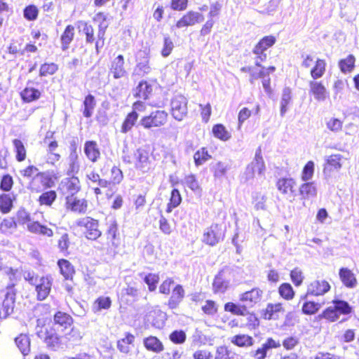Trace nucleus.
Returning a JSON list of instances; mask_svg holds the SVG:
<instances>
[{"mask_svg": "<svg viewBox=\"0 0 359 359\" xmlns=\"http://www.w3.org/2000/svg\"><path fill=\"white\" fill-rule=\"evenodd\" d=\"M36 334L48 349L56 351L64 348L62 338L57 334L53 326L43 325L39 319L37 320Z\"/></svg>", "mask_w": 359, "mask_h": 359, "instance_id": "1", "label": "nucleus"}, {"mask_svg": "<svg viewBox=\"0 0 359 359\" xmlns=\"http://www.w3.org/2000/svg\"><path fill=\"white\" fill-rule=\"evenodd\" d=\"M138 116V114L135 111L129 113L122 124L121 132L122 133H127L130 131L137 122Z\"/></svg>", "mask_w": 359, "mask_h": 359, "instance_id": "34", "label": "nucleus"}, {"mask_svg": "<svg viewBox=\"0 0 359 359\" xmlns=\"http://www.w3.org/2000/svg\"><path fill=\"white\" fill-rule=\"evenodd\" d=\"M57 70V65L55 63H45L41 66L39 74L41 76L51 75Z\"/></svg>", "mask_w": 359, "mask_h": 359, "instance_id": "57", "label": "nucleus"}, {"mask_svg": "<svg viewBox=\"0 0 359 359\" xmlns=\"http://www.w3.org/2000/svg\"><path fill=\"white\" fill-rule=\"evenodd\" d=\"M326 62L324 60L318 59L315 66L311 70V76L313 81L321 78L325 72Z\"/></svg>", "mask_w": 359, "mask_h": 359, "instance_id": "36", "label": "nucleus"}, {"mask_svg": "<svg viewBox=\"0 0 359 359\" xmlns=\"http://www.w3.org/2000/svg\"><path fill=\"white\" fill-rule=\"evenodd\" d=\"M66 208L73 212H85L87 209V201L74 196H66Z\"/></svg>", "mask_w": 359, "mask_h": 359, "instance_id": "18", "label": "nucleus"}, {"mask_svg": "<svg viewBox=\"0 0 359 359\" xmlns=\"http://www.w3.org/2000/svg\"><path fill=\"white\" fill-rule=\"evenodd\" d=\"M186 337V334L182 330H175L170 334V339L175 344L184 343Z\"/></svg>", "mask_w": 359, "mask_h": 359, "instance_id": "64", "label": "nucleus"}, {"mask_svg": "<svg viewBox=\"0 0 359 359\" xmlns=\"http://www.w3.org/2000/svg\"><path fill=\"white\" fill-rule=\"evenodd\" d=\"M231 341L239 347H250L254 344L255 340L247 334H237L231 338Z\"/></svg>", "mask_w": 359, "mask_h": 359, "instance_id": "31", "label": "nucleus"}, {"mask_svg": "<svg viewBox=\"0 0 359 359\" xmlns=\"http://www.w3.org/2000/svg\"><path fill=\"white\" fill-rule=\"evenodd\" d=\"M111 301L108 297H100L97 298L93 306L92 309L94 313H98L102 309H109L111 307Z\"/></svg>", "mask_w": 359, "mask_h": 359, "instance_id": "40", "label": "nucleus"}, {"mask_svg": "<svg viewBox=\"0 0 359 359\" xmlns=\"http://www.w3.org/2000/svg\"><path fill=\"white\" fill-rule=\"evenodd\" d=\"M14 297L13 295L9 293L6 294L1 304H0V318H6L11 313H12L14 308Z\"/></svg>", "mask_w": 359, "mask_h": 359, "instance_id": "23", "label": "nucleus"}, {"mask_svg": "<svg viewBox=\"0 0 359 359\" xmlns=\"http://www.w3.org/2000/svg\"><path fill=\"white\" fill-rule=\"evenodd\" d=\"M314 172V163L311 161H309L304 167L302 173V180L307 182L310 180L313 175Z\"/></svg>", "mask_w": 359, "mask_h": 359, "instance_id": "53", "label": "nucleus"}, {"mask_svg": "<svg viewBox=\"0 0 359 359\" xmlns=\"http://www.w3.org/2000/svg\"><path fill=\"white\" fill-rule=\"evenodd\" d=\"M60 189L63 194L73 197L81 189L80 181L78 177L74 176L66 178L61 182Z\"/></svg>", "mask_w": 359, "mask_h": 359, "instance_id": "13", "label": "nucleus"}, {"mask_svg": "<svg viewBox=\"0 0 359 359\" xmlns=\"http://www.w3.org/2000/svg\"><path fill=\"white\" fill-rule=\"evenodd\" d=\"M341 156L340 154H333L327 157V164L335 170H339L341 167Z\"/></svg>", "mask_w": 359, "mask_h": 359, "instance_id": "61", "label": "nucleus"}, {"mask_svg": "<svg viewBox=\"0 0 359 359\" xmlns=\"http://www.w3.org/2000/svg\"><path fill=\"white\" fill-rule=\"evenodd\" d=\"M290 277L292 281L296 286H299L302 285L304 276L301 269L299 268H295L290 272Z\"/></svg>", "mask_w": 359, "mask_h": 359, "instance_id": "58", "label": "nucleus"}, {"mask_svg": "<svg viewBox=\"0 0 359 359\" xmlns=\"http://www.w3.org/2000/svg\"><path fill=\"white\" fill-rule=\"evenodd\" d=\"M75 29L73 25H69L66 27L64 32L60 37L61 48L62 50H67L69 44L74 37Z\"/></svg>", "mask_w": 359, "mask_h": 359, "instance_id": "25", "label": "nucleus"}, {"mask_svg": "<svg viewBox=\"0 0 359 359\" xmlns=\"http://www.w3.org/2000/svg\"><path fill=\"white\" fill-rule=\"evenodd\" d=\"M292 100V91L288 87L283 89L281 100H280V114L281 116H284L285 114L287 111V106L290 103Z\"/></svg>", "mask_w": 359, "mask_h": 359, "instance_id": "38", "label": "nucleus"}, {"mask_svg": "<svg viewBox=\"0 0 359 359\" xmlns=\"http://www.w3.org/2000/svg\"><path fill=\"white\" fill-rule=\"evenodd\" d=\"M152 92V86L147 81H142L135 89V96L136 97L147 100Z\"/></svg>", "mask_w": 359, "mask_h": 359, "instance_id": "30", "label": "nucleus"}, {"mask_svg": "<svg viewBox=\"0 0 359 359\" xmlns=\"http://www.w3.org/2000/svg\"><path fill=\"white\" fill-rule=\"evenodd\" d=\"M214 136L222 141H226L230 139L231 134L227 131L222 124H216L212 128Z\"/></svg>", "mask_w": 359, "mask_h": 359, "instance_id": "45", "label": "nucleus"}, {"mask_svg": "<svg viewBox=\"0 0 359 359\" xmlns=\"http://www.w3.org/2000/svg\"><path fill=\"white\" fill-rule=\"evenodd\" d=\"M13 206V201L10 194H2L0 196V210L3 213H8Z\"/></svg>", "mask_w": 359, "mask_h": 359, "instance_id": "50", "label": "nucleus"}, {"mask_svg": "<svg viewBox=\"0 0 359 359\" xmlns=\"http://www.w3.org/2000/svg\"><path fill=\"white\" fill-rule=\"evenodd\" d=\"M54 322L56 325L67 328L69 327L72 322V318L66 313L58 311L54 316Z\"/></svg>", "mask_w": 359, "mask_h": 359, "instance_id": "39", "label": "nucleus"}, {"mask_svg": "<svg viewBox=\"0 0 359 359\" xmlns=\"http://www.w3.org/2000/svg\"><path fill=\"white\" fill-rule=\"evenodd\" d=\"M309 87L310 93L316 100L323 102L328 97V92L321 82L310 81Z\"/></svg>", "mask_w": 359, "mask_h": 359, "instance_id": "17", "label": "nucleus"}, {"mask_svg": "<svg viewBox=\"0 0 359 359\" xmlns=\"http://www.w3.org/2000/svg\"><path fill=\"white\" fill-rule=\"evenodd\" d=\"M137 63L135 68V72L141 76L148 74L151 69L149 66V59H144L142 60L137 61Z\"/></svg>", "mask_w": 359, "mask_h": 359, "instance_id": "48", "label": "nucleus"}, {"mask_svg": "<svg viewBox=\"0 0 359 359\" xmlns=\"http://www.w3.org/2000/svg\"><path fill=\"white\" fill-rule=\"evenodd\" d=\"M188 100L182 95H175L170 101V113L177 121H182L188 114Z\"/></svg>", "mask_w": 359, "mask_h": 359, "instance_id": "2", "label": "nucleus"}, {"mask_svg": "<svg viewBox=\"0 0 359 359\" xmlns=\"http://www.w3.org/2000/svg\"><path fill=\"white\" fill-rule=\"evenodd\" d=\"M53 285V278L50 276H41L36 283L35 290L37 293V299L44 300L50 294Z\"/></svg>", "mask_w": 359, "mask_h": 359, "instance_id": "11", "label": "nucleus"}, {"mask_svg": "<svg viewBox=\"0 0 359 359\" xmlns=\"http://www.w3.org/2000/svg\"><path fill=\"white\" fill-rule=\"evenodd\" d=\"M224 238V230L222 225L212 224L204 230L202 241L210 246L217 245Z\"/></svg>", "mask_w": 359, "mask_h": 359, "instance_id": "6", "label": "nucleus"}, {"mask_svg": "<svg viewBox=\"0 0 359 359\" xmlns=\"http://www.w3.org/2000/svg\"><path fill=\"white\" fill-rule=\"evenodd\" d=\"M211 158L205 148L197 151L194 155V159L196 165L198 166L203 164L205 161Z\"/></svg>", "mask_w": 359, "mask_h": 359, "instance_id": "51", "label": "nucleus"}, {"mask_svg": "<svg viewBox=\"0 0 359 359\" xmlns=\"http://www.w3.org/2000/svg\"><path fill=\"white\" fill-rule=\"evenodd\" d=\"M185 184L194 191H200V186L196 180V176L194 175H189L184 178Z\"/></svg>", "mask_w": 359, "mask_h": 359, "instance_id": "62", "label": "nucleus"}, {"mask_svg": "<svg viewBox=\"0 0 359 359\" xmlns=\"http://www.w3.org/2000/svg\"><path fill=\"white\" fill-rule=\"evenodd\" d=\"M224 310L234 315L245 316L248 314V311L243 303L242 304H237L233 302H228L224 305Z\"/></svg>", "mask_w": 359, "mask_h": 359, "instance_id": "37", "label": "nucleus"}, {"mask_svg": "<svg viewBox=\"0 0 359 359\" xmlns=\"http://www.w3.org/2000/svg\"><path fill=\"white\" fill-rule=\"evenodd\" d=\"M339 278L343 284L349 288H354L357 285V279L355 274L347 268H341L339 272Z\"/></svg>", "mask_w": 359, "mask_h": 359, "instance_id": "20", "label": "nucleus"}, {"mask_svg": "<svg viewBox=\"0 0 359 359\" xmlns=\"http://www.w3.org/2000/svg\"><path fill=\"white\" fill-rule=\"evenodd\" d=\"M53 184L54 182L49 175L45 172H38L30 182L29 189L32 191L38 193L45 189L52 187Z\"/></svg>", "mask_w": 359, "mask_h": 359, "instance_id": "9", "label": "nucleus"}, {"mask_svg": "<svg viewBox=\"0 0 359 359\" xmlns=\"http://www.w3.org/2000/svg\"><path fill=\"white\" fill-rule=\"evenodd\" d=\"M39 13V10L36 6L29 5L24 10V17L28 20H34L36 19Z\"/></svg>", "mask_w": 359, "mask_h": 359, "instance_id": "59", "label": "nucleus"}, {"mask_svg": "<svg viewBox=\"0 0 359 359\" xmlns=\"http://www.w3.org/2000/svg\"><path fill=\"white\" fill-rule=\"evenodd\" d=\"M330 290V285L325 280H315L307 286V292L304 298L309 295L320 296L325 294Z\"/></svg>", "mask_w": 359, "mask_h": 359, "instance_id": "12", "label": "nucleus"}, {"mask_svg": "<svg viewBox=\"0 0 359 359\" xmlns=\"http://www.w3.org/2000/svg\"><path fill=\"white\" fill-rule=\"evenodd\" d=\"M355 57L353 55H349L346 58L341 60L339 62V66L341 71L346 74L353 71L355 67Z\"/></svg>", "mask_w": 359, "mask_h": 359, "instance_id": "42", "label": "nucleus"}, {"mask_svg": "<svg viewBox=\"0 0 359 359\" xmlns=\"http://www.w3.org/2000/svg\"><path fill=\"white\" fill-rule=\"evenodd\" d=\"M204 20L203 15L198 12L189 11L177 23V28H182L188 26H193L196 23H199Z\"/></svg>", "mask_w": 359, "mask_h": 359, "instance_id": "14", "label": "nucleus"}, {"mask_svg": "<svg viewBox=\"0 0 359 359\" xmlns=\"http://www.w3.org/2000/svg\"><path fill=\"white\" fill-rule=\"evenodd\" d=\"M278 292L280 295L287 300L292 299L294 295L293 288L289 283H283L279 287Z\"/></svg>", "mask_w": 359, "mask_h": 359, "instance_id": "52", "label": "nucleus"}, {"mask_svg": "<svg viewBox=\"0 0 359 359\" xmlns=\"http://www.w3.org/2000/svg\"><path fill=\"white\" fill-rule=\"evenodd\" d=\"M276 43V38L273 36H266L262 39L256 46L260 49L266 50Z\"/></svg>", "mask_w": 359, "mask_h": 359, "instance_id": "55", "label": "nucleus"}, {"mask_svg": "<svg viewBox=\"0 0 359 359\" xmlns=\"http://www.w3.org/2000/svg\"><path fill=\"white\" fill-rule=\"evenodd\" d=\"M57 198V194L55 191H48L43 193L39 198V202L40 205H45L47 206H50L55 201Z\"/></svg>", "mask_w": 359, "mask_h": 359, "instance_id": "47", "label": "nucleus"}, {"mask_svg": "<svg viewBox=\"0 0 359 359\" xmlns=\"http://www.w3.org/2000/svg\"><path fill=\"white\" fill-rule=\"evenodd\" d=\"M65 338L72 344H76L82 339V335L78 329L73 327L69 332L65 334Z\"/></svg>", "mask_w": 359, "mask_h": 359, "instance_id": "60", "label": "nucleus"}, {"mask_svg": "<svg viewBox=\"0 0 359 359\" xmlns=\"http://www.w3.org/2000/svg\"><path fill=\"white\" fill-rule=\"evenodd\" d=\"M350 312L351 307L348 303L344 301H336L334 302L333 306L326 309L319 317L334 322L339 318L341 314H348Z\"/></svg>", "mask_w": 359, "mask_h": 359, "instance_id": "4", "label": "nucleus"}, {"mask_svg": "<svg viewBox=\"0 0 359 359\" xmlns=\"http://www.w3.org/2000/svg\"><path fill=\"white\" fill-rule=\"evenodd\" d=\"M17 228L13 218L4 219L0 224V231L4 234L12 233Z\"/></svg>", "mask_w": 359, "mask_h": 359, "instance_id": "44", "label": "nucleus"}, {"mask_svg": "<svg viewBox=\"0 0 359 359\" xmlns=\"http://www.w3.org/2000/svg\"><path fill=\"white\" fill-rule=\"evenodd\" d=\"M320 307L321 304L319 303L307 302L303 304L302 312L307 315L314 314L320 309Z\"/></svg>", "mask_w": 359, "mask_h": 359, "instance_id": "54", "label": "nucleus"}, {"mask_svg": "<svg viewBox=\"0 0 359 359\" xmlns=\"http://www.w3.org/2000/svg\"><path fill=\"white\" fill-rule=\"evenodd\" d=\"M263 296V291L258 287L252 288L240 294L239 301L243 304L245 309L252 308L255 304L259 303Z\"/></svg>", "mask_w": 359, "mask_h": 359, "instance_id": "10", "label": "nucleus"}, {"mask_svg": "<svg viewBox=\"0 0 359 359\" xmlns=\"http://www.w3.org/2000/svg\"><path fill=\"white\" fill-rule=\"evenodd\" d=\"M168 113L163 110H156L149 116L141 118L140 123L144 128L161 127L165 124L168 120Z\"/></svg>", "mask_w": 359, "mask_h": 359, "instance_id": "5", "label": "nucleus"}, {"mask_svg": "<svg viewBox=\"0 0 359 359\" xmlns=\"http://www.w3.org/2000/svg\"><path fill=\"white\" fill-rule=\"evenodd\" d=\"M229 286V281L224 277V273L219 272L215 278L212 288L215 292H224Z\"/></svg>", "mask_w": 359, "mask_h": 359, "instance_id": "29", "label": "nucleus"}, {"mask_svg": "<svg viewBox=\"0 0 359 359\" xmlns=\"http://www.w3.org/2000/svg\"><path fill=\"white\" fill-rule=\"evenodd\" d=\"M299 193L304 198H310L317 194V189L313 182H306L299 187Z\"/></svg>", "mask_w": 359, "mask_h": 359, "instance_id": "35", "label": "nucleus"}, {"mask_svg": "<svg viewBox=\"0 0 359 359\" xmlns=\"http://www.w3.org/2000/svg\"><path fill=\"white\" fill-rule=\"evenodd\" d=\"M143 344L148 351L159 353L163 350L162 342L156 337L150 336L145 338Z\"/></svg>", "mask_w": 359, "mask_h": 359, "instance_id": "28", "label": "nucleus"}, {"mask_svg": "<svg viewBox=\"0 0 359 359\" xmlns=\"http://www.w3.org/2000/svg\"><path fill=\"white\" fill-rule=\"evenodd\" d=\"M79 27L82 28V31L86 35L87 43H91L95 41L94 30L90 25L86 22L81 21L79 22Z\"/></svg>", "mask_w": 359, "mask_h": 359, "instance_id": "49", "label": "nucleus"}, {"mask_svg": "<svg viewBox=\"0 0 359 359\" xmlns=\"http://www.w3.org/2000/svg\"><path fill=\"white\" fill-rule=\"evenodd\" d=\"M15 344L21 353L24 355H28L30 352V339L26 334H20L15 339Z\"/></svg>", "mask_w": 359, "mask_h": 359, "instance_id": "32", "label": "nucleus"}, {"mask_svg": "<svg viewBox=\"0 0 359 359\" xmlns=\"http://www.w3.org/2000/svg\"><path fill=\"white\" fill-rule=\"evenodd\" d=\"M110 73L114 79H120L126 76L127 72L124 67V58L122 55H118L112 61Z\"/></svg>", "mask_w": 359, "mask_h": 359, "instance_id": "16", "label": "nucleus"}, {"mask_svg": "<svg viewBox=\"0 0 359 359\" xmlns=\"http://www.w3.org/2000/svg\"><path fill=\"white\" fill-rule=\"evenodd\" d=\"M57 264L60 267L61 274L65 278V279H69L72 277L74 270L73 266L69 261L66 259H60Z\"/></svg>", "mask_w": 359, "mask_h": 359, "instance_id": "41", "label": "nucleus"}, {"mask_svg": "<svg viewBox=\"0 0 359 359\" xmlns=\"http://www.w3.org/2000/svg\"><path fill=\"white\" fill-rule=\"evenodd\" d=\"M78 226L85 228L84 233L88 240L95 241L102 235L99 229V223L91 217H86L76 221Z\"/></svg>", "mask_w": 359, "mask_h": 359, "instance_id": "3", "label": "nucleus"}, {"mask_svg": "<svg viewBox=\"0 0 359 359\" xmlns=\"http://www.w3.org/2000/svg\"><path fill=\"white\" fill-rule=\"evenodd\" d=\"M230 168L231 165L229 163L223 161H217L212 165L210 170L215 178L221 179L226 175Z\"/></svg>", "mask_w": 359, "mask_h": 359, "instance_id": "27", "label": "nucleus"}, {"mask_svg": "<svg viewBox=\"0 0 359 359\" xmlns=\"http://www.w3.org/2000/svg\"><path fill=\"white\" fill-rule=\"evenodd\" d=\"M15 151L16 153V159L18 161H22L26 158V149L22 142L20 140L15 139L13 141Z\"/></svg>", "mask_w": 359, "mask_h": 359, "instance_id": "46", "label": "nucleus"}, {"mask_svg": "<svg viewBox=\"0 0 359 359\" xmlns=\"http://www.w3.org/2000/svg\"><path fill=\"white\" fill-rule=\"evenodd\" d=\"M83 151L87 158L93 163L97 162L100 158V150L95 141H86Z\"/></svg>", "mask_w": 359, "mask_h": 359, "instance_id": "15", "label": "nucleus"}, {"mask_svg": "<svg viewBox=\"0 0 359 359\" xmlns=\"http://www.w3.org/2000/svg\"><path fill=\"white\" fill-rule=\"evenodd\" d=\"M276 186L283 194L292 196L294 191L295 182L292 178H281L278 180Z\"/></svg>", "mask_w": 359, "mask_h": 359, "instance_id": "22", "label": "nucleus"}, {"mask_svg": "<svg viewBox=\"0 0 359 359\" xmlns=\"http://www.w3.org/2000/svg\"><path fill=\"white\" fill-rule=\"evenodd\" d=\"M33 85L32 81H29L26 88L21 93L22 98L25 102H29L38 100L41 95V91L34 88Z\"/></svg>", "mask_w": 359, "mask_h": 359, "instance_id": "21", "label": "nucleus"}, {"mask_svg": "<svg viewBox=\"0 0 359 359\" xmlns=\"http://www.w3.org/2000/svg\"><path fill=\"white\" fill-rule=\"evenodd\" d=\"M83 105V115L86 118L91 117L96 105L95 97L90 94L88 95L85 97Z\"/></svg>", "mask_w": 359, "mask_h": 359, "instance_id": "33", "label": "nucleus"}, {"mask_svg": "<svg viewBox=\"0 0 359 359\" xmlns=\"http://www.w3.org/2000/svg\"><path fill=\"white\" fill-rule=\"evenodd\" d=\"M184 290L181 285H177L172 292V295L168 301V306L171 309L176 308L182 301L184 297Z\"/></svg>", "mask_w": 359, "mask_h": 359, "instance_id": "24", "label": "nucleus"}, {"mask_svg": "<svg viewBox=\"0 0 359 359\" xmlns=\"http://www.w3.org/2000/svg\"><path fill=\"white\" fill-rule=\"evenodd\" d=\"M253 54L256 56L255 57V64L257 67H261V62L265 61L267 58L266 52L259 47L255 46L252 50Z\"/></svg>", "mask_w": 359, "mask_h": 359, "instance_id": "56", "label": "nucleus"}, {"mask_svg": "<svg viewBox=\"0 0 359 359\" xmlns=\"http://www.w3.org/2000/svg\"><path fill=\"white\" fill-rule=\"evenodd\" d=\"M133 163L136 170L142 173L149 172L151 166L149 151L142 148L137 149L134 153Z\"/></svg>", "mask_w": 359, "mask_h": 359, "instance_id": "8", "label": "nucleus"}, {"mask_svg": "<svg viewBox=\"0 0 359 359\" xmlns=\"http://www.w3.org/2000/svg\"><path fill=\"white\" fill-rule=\"evenodd\" d=\"M27 229L34 233L51 237L53 236V231L46 226L41 225L38 222H32L27 224Z\"/></svg>", "mask_w": 359, "mask_h": 359, "instance_id": "26", "label": "nucleus"}, {"mask_svg": "<svg viewBox=\"0 0 359 359\" xmlns=\"http://www.w3.org/2000/svg\"><path fill=\"white\" fill-rule=\"evenodd\" d=\"M265 171V164L262 156L261 149H257L254 160L249 164L244 173L245 181L254 178L255 173L263 175Z\"/></svg>", "mask_w": 359, "mask_h": 359, "instance_id": "7", "label": "nucleus"}, {"mask_svg": "<svg viewBox=\"0 0 359 359\" xmlns=\"http://www.w3.org/2000/svg\"><path fill=\"white\" fill-rule=\"evenodd\" d=\"M135 337L131 334H127L126 336L118 341L117 347L118 350L124 353H128L130 351V344L134 341Z\"/></svg>", "mask_w": 359, "mask_h": 359, "instance_id": "43", "label": "nucleus"}, {"mask_svg": "<svg viewBox=\"0 0 359 359\" xmlns=\"http://www.w3.org/2000/svg\"><path fill=\"white\" fill-rule=\"evenodd\" d=\"M68 161V169L67 175H74L79 172L80 170L79 157L76 148L74 147L71 149V152L67 158Z\"/></svg>", "mask_w": 359, "mask_h": 359, "instance_id": "19", "label": "nucleus"}, {"mask_svg": "<svg viewBox=\"0 0 359 359\" xmlns=\"http://www.w3.org/2000/svg\"><path fill=\"white\" fill-rule=\"evenodd\" d=\"M144 282L148 285L150 291H154L156 288V284L159 280V277L157 274L149 273L144 278Z\"/></svg>", "mask_w": 359, "mask_h": 359, "instance_id": "63", "label": "nucleus"}]
</instances>
